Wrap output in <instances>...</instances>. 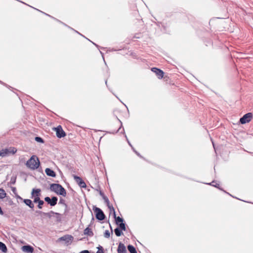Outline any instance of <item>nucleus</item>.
Returning a JSON list of instances; mask_svg holds the SVG:
<instances>
[{"instance_id":"8","label":"nucleus","mask_w":253,"mask_h":253,"mask_svg":"<svg viewBox=\"0 0 253 253\" xmlns=\"http://www.w3.org/2000/svg\"><path fill=\"white\" fill-rule=\"evenodd\" d=\"M122 126V123L119 120L116 121V122L111 125L112 131L114 132H117L119 131Z\"/></svg>"},{"instance_id":"37","label":"nucleus","mask_w":253,"mask_h":253,"mask_svg":"<svg viewBox=\"0 0 253 253\" xmlns=\"http://www.w3.org/2000/svg\"><path fill=\"white\" fill-rule=\"evenodd\" d=\"M110 227H111V226H110ZM111 229H112V228H111ZM111 232H112V233L113 232L112 229H111Z\"/></svg>"},{"instance_id":"7","label":"nucleus","mask_w":253,"mask_h":253,"mask_svg":"<svg viewBox=\"0 0 253 253\" xmlns=\"http://www.w3.org/2000/svg\"><path fill=\"white\" fill-rule=\"evenodd\" d=\"M94 211L96 214V218L99 220H102L105 218V215L101 209L98 208H95Z\"/></svg>"},{"instance_id":"34","label":"nucleus","mask_w":253,"mask_h":253,"mask_svg":"<svg viewBox=\"0 0 253 253\" xmlns=\"http://www.w3.org/2000/svg\"><path fill=\"white\" fill-rule=\"evenodd\" d=\"M15 190H16V188H12V191H13V192H14Z\"/></svg>"},{"instance_id":"9","label":"nucleus","mask_w":253,"mask_h":253,"mask_svg":"<svg viewBox=\"0 0 253 253\" xmlns=\"http://www.w3.org/2000/svg\"><path fill=\"white\" fill-rule=\"evenodd\" d=\"M151 70L156 74L159 79H162L164 77V73L161 69L157 68H152Z\"/></svg>"},{"instance_id":"23","label":"nucleus","mask_w":253,"mask_h":253,"mask_svg":"<svg viewBox=\"0 0 253 253\" xmlns=\"http://www.w3.org/2000/svg\"><path fill=\"white\" fill-rule=\"evenodd\" d=\"M37 203H38V207L39 209H41L42 208V206L44 204V202L42 200H41V199H40L39 201H38Z\"/></svg>"},{"instance_id":"30","label":"nucleus","mask_w":253,"mask_h":253,"mask_svg":"<svg viewBox=\"0 0 253 253\" xmlns=\"http://www.w3.org/2000/svg\"><path fill=\"white\" fill-rule=\"evenodd\" d=\"M108 207L110 209V210H113L114 211V208L112 207V206H111L110 205V203H109V205H107Z\"/></svg>"},{"instance_id":"24","label":"nucleus","mask_w":253,"mask_h":253,"mask_svg":"<svg viewBox=\"0 0 253 253\" xmlns=\"http://www.w3.org/2000/svg\"><path fill=\"white\" fill-rule=\"evenodd\" d=\"M118 225H119L120 228L122 230H124V231L126 230V225H125V223L122 222V223H119Z\"/></svg>"},{"instance_id":"22","label":"nucleus","mask_w":253,"mask_h":253,"mask_svg":"<svg viewBox=\"0 0 253 253\" xmlns=\"http://www.w3.org/2000/svg\"><path fill=\"white\" fill-rule=\"evenodd\" d=\"M115 231V234L118 237H119L121 235H122V231H121V230L118 228H117L115 229L114 230Z\"/></svg>"},{"instance_id":"29","label":"nucleus","mask_w":253,"mask_h":253,"mask_svg":"<svg viewBox=\"0 0 253 253\" xmlns=\"http://www.w3.org/2000/svg\"><path fill=\"white\" fill-rule=\"evenodd\" d=\"M59 204H63L64 205H65L66 206V204L65 203V200L62 199H61L60 200V201L59 202Z\"/></svg>"},{"instance_id":"38","label":"nucleus","mask_w":253,"mask_h":253,"mask_svg":"<svg viewBox=\"0 0 253 253\" xmlns=\"http://www.w3.org/2000/svg\"><path fill=\"white\" fill-rule=\"evenodd\" d=\"M55 214H58V215H59V213H55Z\"/></svg>"},{"instance_id":"16","label":"nucleus","mask_w":253,"mask_h":253,"mask_svg":"<svg viewBox=\"0 0 253 253\" xmlns=\"http://www.w3.org/2000/svg\"><path fill=\"white\" fill-rule=\"evenodd\" d=\"M84 234L89 236H92L93 235L91 229L89 227H87L84 230Z\"/></svg>"},{"instance_id":"2","label":"nucleus","mask_w":253,"mask_h":253,"mask_svg":"<svg viewBox=\"0 0 253 253\" xmlns=\"http://www.w3.org/2000/svg\"><path fill=\"white\" fill-rule=\"evenodd\" d=\"M50 188L51 191L54 192L57 195H62L64 197L66 196L67 193L65 189L59 184H51Z\"/></svg>"},{"instance_id":"31","label":"nucleus","mask_w":253,"mask_h":253,"mask_svg":"<svg viewBox=\"0 0 253 253\" xmlns=\"http://www.w3.org/2000/svg\"><path fill=\"white\" fill-rule=\"evenodd\" d=\"M80 253H90L88 251L84 250L81 252Z\"/></svg>"},{"instance_id":"13","label":"nucleus","mask_w":253,"mask_h":253,"mask_svg":"<svg viewBox=\"0 0 253 253\" xmlns=\"http://www.w3.org/2000/svg\"><path fill=\"white\" fill-rule=\"evenodd\" d=\"M45 172L46 174L48 176L53 177H55L56 176L55 172L50 169L46 168L45 170Z\"/></svg>"},{"instance_id":"20","label":"nucleus","mask_w":253,"mask_h":253,"mask_svg":"<svg viewBox=\"0 0 253 253\" xmlns=\"http://www.w3.org/2000/svg\"><path fill=\"white\" fill-rule=\"evenodd\" d=\"M114 217L115 218V221L117 224L122 223L123 222V219L119 216L116 217L115 213H114Z\"/></svg>"},{"instance_id":"33","label":"nucleus","mask_w":253,"mask_h":253,"mask_svg":"<svg viewBox=\"0 0 253 253\" xmlns=\"http://www.w3.org/2000/svg\"><path fill=\"white\" fill-rule=\"evenodd\" d=\"M97 253H103V251H98L97 252Z\"/></svg>"},{"instance_id":"12","label":"nucleus","mask_w":253,"mask_h":253,"mask_svg":"<svg viewBox=\"0 0 253 253\" xmlns=\"http://www.w3.org/2000/svg\"><path fill=\"white\" fill-rule=\"evenodd\" d=\"M22 251L26 253H32L34 251V249L30 246H24L22 248Z\"/></svg>"},{"instance_id":"19","label":"nucleus","mask_w":253,"mask_h":253,"mask_svg":"<svg viewBox=\"0 0 253 253\" xmlns=\"http://www.w3.org/2000/svg\"><path fill=\"white\" fill-rule=\"evenodd\" d=\"M6 196V193L5 191L1 188H0V199H2Z\"/></svg>"},{"instance_id":"35","label":"nucleus","mask_w":253,"mask_h":253,"mask_svg":"<svg viewBox=\"0 0 253 253\" xmlns=\"http://www.w3.org/2000/svg\"><path fill=\"white\" fill-rule=\"evenodd\" d=\"M18 198H20V199H22V198H21L20 196H18Z\"/></svg>"},{"instance_id":"27","label":"nucleus","mask_w":253,"mask_h":253,"mask_svg":"<svg viewBox=\"0 0 253 253\" xmlns=\"http://www.w3.org/2000/svg\"><path fill=\"white\" fill-rule=\"evenodd\" d=\"M44 200L45 202H46L48 204H50V201H51V199L48 197H46L45 198H44Z\"/></svg>"},{"instance_id":"15","label":"nucleus","mask_w":253,"mask_h":253,"mask_svg":"<svg viewBox=\"0 0 253 253\" xmlns=\"http://www.w3.org/2000/svg\"><path fill=\"white\" fill-rule=\"evenodd\" d=\"M24 203L28 206H29L30 208L33 209L34 207V205L32 203V201L30 199H24L23 200Z\"/></svg>"},{"instance_id":"1","label":"nucleus","mask_w":253,"mask_h":253,"mask_svg":"<svg viewBox=\"0 0 253 253\" xmlns=\"http://www.w3.org/2000/svg\"><path fill=\"white\" fill-rule=\"evenodd\" d=\"M40 165V160L36 155H33L26 163L27 167L32 170L37 169Z\"/></svg>"},{"instance_id":"25","label":"nucleus","mask_w":253,"mask_h":253,"mask_svg":"<svg viewBox=\"0 0 253 253\" xmlns=\"http://www.w3.org/2000/svg\"><path fill=\"white\" fill-rule=\"evenodd\" d=\"M110 233L109 230H106L104 233V236L105 238H108L110 237Z\"/></svg>"},{"instance_id":"14","label":"nucleus","mask_w":253,"mask_h":253,"mask_svg":"<svg viewBox=\"0 0 253 253\" xmlns=\"http://www.w3.org/2000/svg\"><path fill=\"white\" fill-rule=\"evenodd\" d=\"M61 240L66 241L67 242L72 241L73 240V237L70 235H65L60 238Z\"/></svg>"},{"instance_id":"21","label":"nucleus","mask_w":253,"mask_h":253,"mask_svg":"<svg viewBox=\"0 0 253 253\" xmlns=\"http://www.w3.org/2000/svg\"><path fill=\"white\" fill-rule=\"evenodd\" d=\"M0 250L3 252L5 253L7 251V248L4 244L0 242Z\"/></svg>"},{"instance_id":"11","label":"nucleus","mask_w":253,"mask_h":253,"mask_svg":"<svg viewBox=\"0 0 253 253\" xmlns=\"http://www.w3.org/2000/svg\"><path fill=\"white\" fill-rule=\"evenodd\" d=\"M118 253H126V250L124 244L120 243L117 249Z\"/></svg>"},{"instance_id":"10","label":"nucleus","mask_w":253,"mask_h":253,"mask_svg":"<svg viewBox=\"0 0 253 253\" xmlns=\"http://www.w3.org/2000/svg\"><path fill=\"white\" fill-rule=\"evenodd\" d=\"M74 179L78 183L79 185L82 188L86 187V185L85 183L82 180V179L78 176L75 175L74 176Z\"/></svg>"},{"instance_id":"36","label":"nucleus","mask_w":253,"mask_h":253,"mask_svg":"<svg viewBox=\"0 0 253 253\" xmlns=\"http://www.w3.org/2000/svg\"><path fill=\"white\" fill-rule=\"evenodd\" d=\"M93 43L95 46H97L96 44H95V43H93Z\"/></svg>"},{"instance_id":"32","label":"nucleus","mask_w":253,"mask_h":253,"mask_svg":"<svg viewBox=\"0 0 253 253\" xmlns=\"http://www.w3.org/2000/svg\"><path fill=\"white\" fill-rule=\"evenodd\" d=\"M0 215H3V212L2 211L1 208L0 207Z\"/></svg>"},{"instance_id":"17","label":"nucleus","mask_w":253,"mask_h":253,"mask_svg":"<svg viewBox=\"0 0 253 253\" xmlns=\"http://www.w3.org/2000/svg\"><path fill=\"white\" fill-rule=\"evenodd\" d=\"M57 198L56 197H53L51 199L50 205L51 206H54L57 204Z\"/></svg>"},{"instance_id":"5","label":"nucleus","mask_w":253,"mask_h":253,"mask_svg":"<svg viewBox=\"0 0 253 253\" xmlns=\"http://www.w3.org/2000/svg\"><path fill=\"white\" fill-rule=\"evenodd\" d=\"M253 117L252 113H248L246 114L240 119V122L242 124H245L249 123L252 119Z\"/></svg>"},{"instance_id":"6","label":"nucleus","mask_w":253,"mask_h":253,"mask_svg":"<svg viewBox=\"0 0 253 253\" xmlns=\"http://www.w3.org/2000/svg\"><path fill=\"white\" fill-rule=\"evenodd\" d=\"M53 129L56 132V134L57 137L62 138L66 136V133L63 130L62 127L61 126H58L56 127H54Z\"/></svg>"},{"instance_id":"28","label":"nucleus","mask_w":253,"mask_h":253,"mask_svg":"<svg viewBox=\"0 0 253 253\" xmlns=\"http://www.w3.org/2000/svg\"><path fill=\"white\" fill-rule=\"evenodd\" d=\"M103 199H104L105 203H106V204L109 205V201L108 199L105 196H103Z\"/></svg>"},{"instance_id":"3","label":"nucleus","mask_w":253,"mask_h":253,"mask_svg":"<svg viewBox=\"0 0 253 253\" xmlns=\"http://www.w3.org/2000/svg\"><path fill=\"white\" fill-rule=\"evenodd\" d=\"M16 149L14 147L3 149L0 151V156L4 157L10 154H14L16 153Z\"/></svg>"},{"instance_id":"26","label":"nucleus","mask_w":253,"mask_h":253,"mask_svg":"<svg viewBox=\"0 0 253 253\" xmlns=\"http://www.w3.org/2000/svg\"><path fill=\"white\" fill-rule=\"evenodd\" d=\"M35 140H36V141H37V142H41V143L43 142V139L41 137H36Z\"/></svg>"},{"instance_id":"18","label":"nucleus","mask_w":253,"mask_h":253,"mask_svg":"<svg viewBox=\"0 0 253 253\" xmlns=\"http://www.w3.org/2000/svg\"><path fill=\"white\" fill-rule=\"evenodd\" d=\"M127 249L130 253H137L135 248L132 245H128Z\"/></svg>"},{"instance_id":"4","label":"nucleus","mask_w":253,"mask_h":253,"mask_svg":"<svg viewBox=\"0 0 253 253\" xmlns=\"http://www.w3.org/2000/svg\"><path fill=\"white\" fill-rule=\"evenodd\" d=\"M41 190L40 189H33L31 193V198L34 199V203H37L40 199Z\"/></svg>"}]
</instances>
